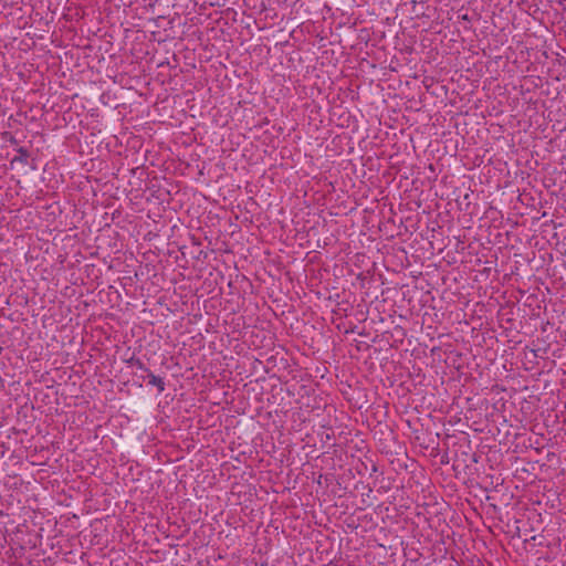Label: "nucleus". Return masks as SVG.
<instances>
[{
	"label": "nucleus",
	"mask_w": 566,
	"mask_h": 566,
	"mask_svg": "<svg viewBox=\"0 0 566 566\" xmlns=\"http://www.w3.org/2000/svg\"><path fill=\"white\" fill-rule=\"evenodd\" d=\"M148 384L156 386L159 392L165 390V381L161 377L154 375L150 370L147 373Z\"/></svg>",
	"instance_id": "nucleus-1"
},
{
	"label": "nucleus",
	"mask_w": 566,
	"mask_h": 566,
	"mask_svg": "<svg viewBox=\"0 0 566 566\" xmlns=\"http://www.w3.org/2000/svg\"><path fill=\"white\" fill-rule=\"evenodd\" d=\"M18 153H19L20 156L17 157L15 160H19V161H21L23 164H27V160L29 158V151L25 148L20 147L18 149Z\"/></svg>",
	"instance_id": "nucleus-2"
},
{
	"label": "nucleus",
	"mask_w": 566,
	"mask_h": 566,
	"mask_svg": "<svg viewBox=\"0 0 566 566\" xmlns=\"http://www.w3.org/2000/svg\"><path fill=\"white\" fill-rule=\"evenodd\" d=\"M130 364H132L133 366H136L138 369L146 371V373H148V370H150V369H149V368H147V367L145 366V364H144L140 359H138V358H136V359H135V358H132Z\"/></svg>",
	"instance_id": "nucleus-3"
},
{
	"label": "nucleus",
	"mask_w": 566,
	"mask_h": 566,
	"mask_svg": "<svg viewBox=\"0 0 566 566\" xmlns=\"http://www.w3.org/2000/svg\"><path fill=\"white\" fill-rule=\"evenodd\" d=\"M378 468L376 464H373L371 472H377Z\"/></svg>",
	"instance_id": "nucleus-4"
}]
</instances>
